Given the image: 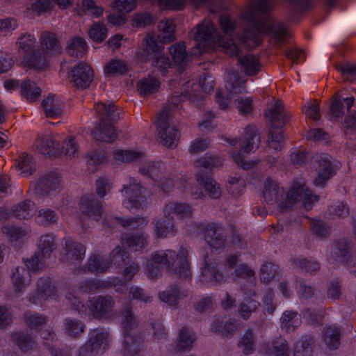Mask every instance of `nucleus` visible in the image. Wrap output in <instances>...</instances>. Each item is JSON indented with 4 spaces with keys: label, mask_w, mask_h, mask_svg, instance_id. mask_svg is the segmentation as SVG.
Masks as SVG:
<instances>
[{
    "label": "nucleus",
    "mask_w": 356,
    "mask_h": 356,
    "mask_svg": "<svg viewBox=\"0 0 356 356\" xmlns=\"http://www.w3.org/2000/svg\"><path fill=\"white\" fill-rule=\"evenodd\" d=\"M353 102V97L343 98L338 94H334L332 97V102L330 107L331 118L337 119L342 117L346 110L350 112Z\"/></svg>",
    "instance_id": "f3484780"
},
{
    "label": "nucleus",
    "mask_w": 356,
    "mask_h": 356,
    "mask_svg": "<svg viewBox=\"0 0 356 356\" xmlns=\"http://www.w3.org/2000/svg\"><path fill=\"white\" fill-rule=\"evenodd\" d=\"M34 203L30 200H26L17 204L13 209V216L20 220H26L33 216Z\"/></svg>",
    "instance_id": "79ce46f5"
},
{
    "label": "nucleus",
    "mask_w": 356,
    "mask_h": 356,
    "mask_svg": "<svg viewBox=\"0 0 356 356\" xmlns=\"http://www.w3.org/2000/svg\"><path fill=\"white\" fill-rule=\"evenodd\" d=\"M341 337V330L334 325H328L324 328L323 339L326 345L331 350H336L339 347Z\"/></svg>",
    "instance_id": "7c9ffc66"
},
{
    "label": "nucleus",
    "mask_w": 356,
    "mask_h": 356,
    "mask_svg": "<svg viewBox=\"0 0 356 356\" xmlns=\"http://www.w3.org/2000/svg\"><path fill=\"white\" fill-rule=\"evenodd\" d=\"M151 195V192L146 189L143 190L137 196H129V201L131 203L133 207L139 209H144L147 208L149 203Z\"/></svg>",
    "instance_id": "5fc2aeb1"
},
{
    "label": "nucleus",
    "mask_w": 356,
    "mask_h": 356,
    "mask_svg": "<svg viewBox=\"0 0 356 356\" xmlns=\"http://www.w3.org/2000/svg\"><path fill=\"white\" fill-rule=\"evenodd\" d=\"M52 293V288L49 278H40L37 282L36 293L30 297V302L37 304L41 299H45Z\"/></svg>",
    "instance_id": "e433bc0d"
},
{
    "label": "nucleus",
    "mask_w": 356,
    "mask_h": 356,
    "mask_svg": "<svg viewBox=\"0 0 356 356\" xmlns=\"http://www.w3.org/2000/svg\"><path fill=\"white\" fill-rule=\"evenodd\" d=\"M110 266V261L97 254H92L88 259V268L93 273H104Z\"/></svg>",
    "instance_id": "f704fd0d"
},
{
    "label": "nucleus",
    "mask_w": 356,
    "mask_h": 356,
    "mask_svg": "<svg viewBox=\"0 0 356 356\" xmlns=\"http://www.w3.org/2000/svg\"><path fill=\"white\" fill-rule=\"evenodd\" d=\"M284 189L271 178L268 177L264 182L263 197L269 204L278 202L284 195Z\"/></svg>",
    "instance_id": "a211bd4d"
},
{
    "label": "nucleus",
    "mask_w": 356,
    "mask_h": 356,
    "mask_svg": "<svg viewBox=\"0 0 356 356\" xmlns=\"http://www.w3.org/2000/svg\"><path fill=\"white\" fill-rule=\"evenodd\" d=\"M42 107L47 118H55L61 114V108L59 102L54 96H49L42 102Z\"/></svg>",
    "instance_id": "8fccbe9b"
},
{
    "label": "nucleus",
    "mask_w": 356,
    "mask_h": 356,
    "mask_svg": "<svg viewBox=\"0 0 356 356\" xmlns=\"http://www.w3.org/2000/svg\"><path fill=\"white\" fill-rule=\"evenodd\" d=\"M204 238L207 244L214 249L223 247L225 241L222 227L216 223H210L204 227Z\"/></svg>",
    "instance_id": "f8f14e48"
},
{
    "label": "nucleus",
    "mask_w": 356,
    "mask_h": 356,
    "mask_svg": "<svg viewBox=\"0 0 356 356\" xmlns=\"http://www.w3.org/2000/svg\"><path fill=\"white\" fill-rule=\"evenodd\" d=\"M80 210L83 215L95 220L101 218L103 213L101 202L92 194L85 195L81 197Z\"/></svg>",
    "instance_id": "6e6552de"
},
{
    "label": "nucleus",
    "mask_w": 356,
    "mask_h": 356,
    "mask_svg": "<svg viewBox=\"0 0 356 356\" xmlns=\"http://www.w3.org/2000/svg\"><path fill=\"white\" fill-rule=\"evenodd\" d=\"M35 39L30 34H24L18 39L19 51L26 54H30L33 51Z\"/></svg>",
    "instance_id": "774afa93"
},
{
    "label": "nucleus",
    "mask_w": 356,
    "mask_h": 356,
    "mask_svg": "<svg viewBox=\"0 0 356 356\" xmlns=\"http://www.w3.org/2000/svg\"><path fill=\"white\" fill-rule=\"evenodd\" d=\"M122 325L124 334L140 331L139 321L134 314L133 307L130 303L125 304L122 310Z\"/></svg>",
    "instance_id": "aec40b11"
},
{
    "label": "nucleus",
    "mask_w": 356,
    "mask_h": 356,
    "mask_svg": "<svg viewBox=\"0 0 356 356\" xmlns=\"http://www.w3.org/2000/svg\"><path fill=\"white\" fill-rule=\"evenodd\" d=\"M293 263L297 268L310 273L317 272L320 269V265L317 261L306 258H296L293 260Z\"/></svg>",
    "instance_id": "69168bd1"
},
{
    "label": "nucleus",
    "mask_w": 356,
    "mask_h": 356,
    "mask_svg": "<svg viewBox=\"0 0 356 356\" xmlns=\"http://www.w3.org/2000/svg\"><path fill=\"white\" fill-rule=\"evenodd\" d=\"M36 146L44 155H54L58 151L59 144L51 136H45L36 140Z\"/></svg>",
    "instance_id": "4c0bfd02"
},
{
    "label": "nucleus",
    "mask_w": 356,
    "mask_h": 356,
    "mask_svg": "<svg viewBox=\"0 0 356 356\" xmlns=\"http://www.w3.org/2000/svg\"><path fill=\"white\" fill-rule=\"evenodd\" d=\"M160 86L159 81L152 76L142 79L137 83L140 94L149 95L156 92Z\"/></svg>",
    "instance_id": "c03bdc74"
},
{
    "label": "nucleus",
    "mask_w": 356,
    "mask_h": 356,
    "mask_svg": "<svg viewBox=\"0 0 356 356\" xmlns=\"http://www.w3.org/2000/svg\"><path fill=\"white\" fill-rule=\"evenodd\" d=\"M111 284L108 282H104L97 280H89L83 282L81 284V289L85 293H95L99 290L108 289Z\"/></svg>",
    "instance_id": "603ef678"
},
{
    "label": "nucleus",
    "mask_w": 356,
    "mask_h": 356,
    "mask_svg": "<svg viewBox=\"0 0 356 356\" xmlns=\"http://www.w3.org/2000/svg\"><path fill=\"white\" fill-rule=\"evenodd\" d=\"M62 152L68 158L72 159L79 154V145L75 141V138L72 136L67 137L64 140Z\"/></svg>",
    "instance_id": "bf43d9fd"
},
{
    "label": "nucleus",
    "mask_w": 356,
    "mask_h": 356,
    "mask_svg": "<svg viewBox=\"0 0 356 356\" xmlns=\"http://www.w3.org/2000/svg\"><path fill=\"white\" fill-rule=\"evenodd\" d=\"M308 189L306 182L303 180L293 183V186L287 193L286 199L278 203V207L281 212L287 211L301 198L302 200L305 191Z\"/></svg>",
    "instance_id": "0eeeda50"
},
{
    "label": "nucleus",
    "mask_w": 356,
    "mask_h": 356,
    "mask_svg": "<svg viewBox=\"0 0 356 356\" xmlns=\"http://www.w3.org/2000/svg\"><path fill=\"white\" fill-rule=\"evenodd\" d=\"M315 339L312 334L302 336L295 344L293 356H312Z\"/></svg>",
    "instance_id": "c85d7f7f"
},
{
    "label": "nucleus",
    "mask_w": 356,
    "mask_h": 356,
    "mask_svg": "<svg viewBox=\"0 0 356 356\" xmlns=\"http://www.w3.org/2000/svg\"><path fill=\"white\" fill-rule=\"evenodd\" d=\"M238 346L242 348V352L244 355H250L254 352V339L251 329H248L245 332L238 343Z\"/></svg>",
    "instance_id": "6e6d98bb"
},
{
    "label": "nucleus",
    "mask_w": 356,
    "mask_h": 356,
    "mask_svg": "<svg viewBox=\"0 0 356 356\" xmlns=\"http://www.w3.org/2000/svg\"><path fill=\"white\" fill-rule=\"evenodd\" d=\"M85 327V324L81 320L71 318L65 319V332L71 337H79L84 332Z\"/></svg>",
    "instance_id": "37998d69"
},
{
    "label": "nucleus",
    "mask_w": 356,
    "mask_h": 356,
    "mask_svg": "<svg viewBox=\"0 0 356 356\" xmlns=\"http://www.w3.org/2000/svg\"><path fill=\"white\" fill-rule=\"evenodd\" d=\"M164 213L168 216H177L181 218L191 217L193 210L191 206L186 203L169 202L165 206Z\"/></svg>",
    "instance_id": "c756f323"
},
{
    "label": "nucleus",
    "mask_w": 356,
    "mask_h": 356,
    "mask_svg": "<svg viewBox=\"0 0 356 356\" xmlns=\"http://www.w3.org/2000/svg\"><path fill=\"white\" fill-rule=\"evenodd\" d=\"M220 262L215 258L206 255L202 268L203 277L208 281L221 284L225 282V276L219 269Z\"/></svg>",
    "instance_id": "9d476101"
},
{
    "label": "nucleus",
    "mask_w": 356,
    "mask_h": 356,
    "mask_svg": "<svg viewBox=\"0 0 356 356\" xmlns=\"http://www.w3.org/2000/svg\"><path fill=\"white\" fill-rule=\"evenodd\" d=\"M167 268L179 277H187L190 275L187 250L181 248L178 254H175L174 252L172 259L168 261Z\"/></svg>",
    "instance_id": "423d86ee"
},
{
    "label": "nucleus",
    "mask_w": 356,
    "mask_h": 356,
    "mask_svg": "<svg viewBox=\"0 0 356 356\" xmlns=\"http://www.w3.org/2000/svg\"><path fill=\"white\" fill-rule=\"evenodd\" d=\"M60 175L55 172H50L39 179L35 190L40 195L47 194L58 188L60 186Z\"/></svg>",
    "instance_id": "4468645a"
},
{
    "label": "nucleus",
    "mask_w": 356,
    "mask_h": 356,
    "mask_svg": "<svg viewBox=\"0 0 356 356\" xmlns=\"http://www.w3.org/2000/svg\"><path fill=\"white\" fill-rule=\"evenodd\" d=\"M349 243L344 239H339L335 242L332 251V258L339 262H344L350 257Z\"/></svg>",
    "instance_id": "a19ab883"
},
{
    "label": "nucleus",
    "mask_w": 356,
    "mask_h": 356,
    "mask_svg": "<svg viewBox=\"0 0 356 356\" xmlns=\"http://www.w3.org/2000/svg\"><path fill=\"white\" fill-rule=\"evenodd\" d=\"M238 63L241 65L242 71L249 76L257 75L261 70L259 60L255 56L249 54L238 57Z\"/></svg>",
    "instance_id": "cd10ccee"
},
{
    "label": "nucleus",
    "mask_w": 356,
    "mask_h": 356,
    "mask_svg": "<svg viewBox=\"0 0 356 356\" xmlns=\"http://www.w3.org/2000/svg\"><path fill=\"white\" fill-rule=\"evenodd\" d=\"M262 348L264 353L268 356H290L289 343L282 337L263 343Z\"/></svg>",
    "instance_id": "ddd939ff"
},
{
    "label": "nucleus",
    "mask_w": 356,
    "mask_h": 356,
    "mask_svg": "<svg viewBox=\"0 0 356 356\" xmlns=\"http://www.w3.org/2000/svg\"><path fill=\"white\" fill-rule=\"evenodd\" d=\"M259 305L258 301L248 298L240 303L238 312L243 319L248 320L252 313L257 311Z\"/></svg>",
    "instance_id": "de8ad7c7"
},
{
    "label": "nucleus",
    "mask_w": 356,
    "mask_h": 356,
    "mask_svg": "<svg viewBox=\"0 0 356 356\" xmlns=\"http://www.w3.org/2000/svg\"><path fill=\"white\" fill-rule=\"evenodd\" d=\"M300 318L297 313L286 312L282 317V323L287 332L294 331L300 325Z\"/></svg>",
    "instance_id": "13d9d810"
},
{
    "label": "nucleus",
    "mask_w": 356,
    "mask_h": 356,
    "mask_svg": "<svg viewBox=\"0 0 356 356\" xmlns=\"http://www.w3.org/2000/svg\"><path fill=\"white\" fill-rule=\"evenodd\" d=\"M40 43L42 50L47 54L50 52H60V41L54 33L47 31L42 32L40 37Z\"/></svg>",
    "instance_id": "5701e85b"
},
{
    "label": "nucleus",
    "mask_w": 356,
    "mask_h": 356,
    "mask_svg": "<svg viewBox=\"0 0 356 356\" xmlns=\"http://www.w3.org/2000/svg\"><path fill=\"white\" fill-rule=\"evenodd\" d=\"M264 115L271 127L275 129L282 127L289 120V115L285 112L280 100H277L273 106L266 110Z\"/></svg>",
    "instance_id": "1a4fd4ad"
},
{
    "label": "nucleus",
    "mask_w": 356,
    "mask_h": 356,
    "mask_svg": "<svg viewBox=\"0 0 356 356\" xmlns=\"http://www.w3.org/2000/svg\"><path fill=\"white\" fill-rule=\"evenodd\" d=\"M320 169L317 177L314 180V184L316 186L323 187L327 181L330 179L333 174L334 169L330 162L323 160L319 163Z\"/></svg>",
    "instance_id": "ea45409f"
},
{
    "label": "nucleus",
    "mask_w": 356,
    "mask_h": 356,
    "mask_svg": "<svg viewBox=\"0 0 356 356\" xmlns=\"http://www.w3.org/2000/svg\"><path fill=\"white\" fill-rule=\"evenodd\" d=\"M11 339L23 352L32 350L36 345L31 334L22 332L13 333Z\"/></svg>",
    "instance_id": "58836bf2"
},
{
    "label": "nucleus",
    "mask_w": 356,
    "mask_h": 356,
    "mask_svg": "<svg viewBox=\"0 0 356 356\" xmlns=\"http://www.w3.org/2000/svg\"><path fill=\"white\" fill-rule=\"evenodd\" d=\"M170 54L174 63L178 67L177 70L182 73L191 60V56L187 54L186 45L184 42H179L170 46Z\"/></svg>",
    "instance_id": "2eb2a0df"
},
{
    "label": "nucleus",
    "mask_w": 356,
    "mask_h": 356,
    "mask_svg": "<svg viewBox=\"0 0 356 356\" xmlns=\"http://www.w3.org/2000/svg\"><path fill=\"white\" fill-rule=\"evenodd\" d=\"M68 50L70 55L81 57L87 50L86 42L81 38H74L68 44Z\"/></svg>",
    "instance_id": "338daca9"
},
{
    "label": "nucleus",
    "mask_w": 356,
    "mask_h": 356,
    "mask_svg": "<svg viewBox=\"0 0 356 356\" xmlns=\"http://www.w3.org/2000/svg\"><path fill=\"white\" fill-rule=\"evenodd\" d=\"M95 110L99 115L97 123L92 134L96 140L112 143L118 137L113 123L120 118L118 107L113 104L97 103Z\"/></svg>",
    "instance_id": "f03ea898"
},
{
    "label": "nucleus",
    "mask_w": 356,
    "mask_h": 356,
    "mask_svg": "<svg viewBox=\"0 0 356 356\" xmlns=\"http://www.w3.org/2000/svg\"><path fill=\"white\" fill-rule=\"evenodd\" d=\"M129 67L126 61L121 59H111L104 67V72L108 76L123 75L128 72Z\"/></svg>",
    "instance_id": "c9c22d12"
},
{
    "label": "nucleus",
    "mask_w": 356,
    "mask_h": 356,
    "mask_svg": "<svg viewBox=\"0 0 356 356\" xmlns=\"http://www.w3.org/2000/svg\"><path fill=\"white\" fill-rule=\"evenodd\" d=\"M260 143V138L257 135V127L248 125L245 127L243 139L240 145V152L250 153L257 149Z\"/></svg>",
    "instance_id": "6ab92c4d"
},
{
    "label": "nucleus",
    "mask_w": 356,
    "mask_h": 356,
    "mask_svg": "<svg viewBox=\"0 0 356 356\" xmlns=\"http://www.w3.org/2000/svg\"><path fill=\"white\" fill-rule=\"evenodd\" d=\"M159 298L170 305H176L179 300V290L177 286H171L169 289L159 293Z\"/></svg>",
    "instance_id": "e2e57ef3"
},
{
    "label": "nucleus",
    "mask_w": 356,
    "mask_h": 356,
    "mask_svg": "<svg viewBox=\"0 0 356 356\" xmlns=\"http://www.w3.org/2000/svg\"><path fill=\"white\" fill-rule=\"evenodd\" d=\"M159 143L168 148H175L179 140V131L175 126L157 129Z\"/></svg>",
    "instance_id": "393cba45"
},
{
    "label": "nucleus",
    "mask_w": 356,
    "mask_h": 356,
    "mask_svg": "<svg viewBox=\"0 0 356 356\" xmlns=\"http://www.w3.org/2000/svg\"><path fill=\"white\" fill-rule=\"evenodd\" d=\"M45 258L39 252H35L30 257L24 258L23 261L30 273H38L46 268Z\"/></svg>",
    "instance_id": "a18cd8bd"
},
{
    "label": "nucleus",
    "mask_w": 356,
    "mask_h": 356,
    "mask_svg": "<svg viewBox=\"0 0 356 356\" xmlns=\"http://www.w3.org/2000/svg\"><path fill=\"white\" fill-rule=\"evenodd\" d=\"M195 341L194 334L187 326L184 325L179 330L177 339L176 349L178 351L189 350Z\"/></svg>",
    "instance_id": "2f4dec72"
},
{
    "label": "nucleus",
    "mask_w": 356,
    "mask_h": 356,
    "mask_svg": "<svg viewBox=\"0 0 356 356\" xmlns=\"http://www.w3.org/2000/svg\"><path fill=\"white\" fill-rule=\"evenodd\" d=\"M113 220L126 229H138L146 226L148 223L147 218L141 216L131 218L115 217Z\"/></svg>",
    "instance_id": "72a5a7b5"
},
{
    "label": "nucleus",
    "mask_w": 356,
    "mask_h": 356,
    "mask_svg": "<svg viewBox=\"0 0 356 356\" xmlns=\"http://www.w3.org/2000/svg\"><path fill=\"white\" fill-rule=\"evenodd\" d=\"M110 260L114 265L121 266L129 260V254L124 248L118 245L111 252Z\"/></svg>",
    "instance_id": "864d4df0"
},
{
    "label": "nucleus",
    "mask_w": 356,
    "mask_h": 356,
    "mask_svg": "<svg viewBox=\"0 0 356 356\" xmlns=\"http://www.w3.org/2000/svg\"><path fill=\"white\" fill-rule=\"evenodd\" d=\"M325 314V309L307 308L303 311L304 317L312 325L321 324Z\"/></svg>",
    "instance_id": "052dcab7"
},
{
    "label": "nucleus",
    "mask_w": 356,
    "mask_h": 356,
    "mask_svg": "<svg viewBox=\"0 0 356 356\" xmlns=\"http://www.w3.org/2000/svg\"><path fill=\"white\" fill-rule=\"evenodd\" d=\"M123 352L126 356L138 354L144 348L145 337L141 331L124 333Z\"/></svg>",
    "instance_id": "9b49d317"
},
{
    "label": "nucleus",
    "mask_w": 356,
    "mask_h": 356,
    "mask_svg": "<svg viewBox=\"0 0 356 356\" xmlns=\"http://www.w3.org/2000/svg\"><path fill=\"white\" fill-rule=\"evenodd\" d=\"M115 305V301L111 296H98L90 300L88 308L94 318L102 319L112 315Z\"/></svg>",
    "instance_id": "7ed1b4c3"
},
{
    "label": "nucleus",
    "mask_w": 356,
    "mask_h": 356,
    "mask_svg": "<svg viewBox=\"0 0 356 356\" xmlns=\"http://www.w3.org/2000/svg\"><path fill=\"white\" fill-rule=\"evenodd\" d=\"M65 255L69 261H81L85 255L86 248L80 243L67 240L65 243Z\"/></svg>",
    "instance_id": "b1692460"
},
{
    "label": "nucleus",
    "mask_w": 356,
    "mask_h": 356,
    "mask_svg": "<svg viewBox=\"0 0 356 356\" xmlns=\"http://www.w3.org/2000/svg\"><path fill=\"white\" fill-rule=\"evenodd\" d=\"M70 82L73 86L86 89L88 88L93 80V71L90 65L80 62L70 70Z\"/></svg>",
    "instance_id": "20e7f679"
},
{
    "label": "nucleus",
    "mask_w": 356,
    "mask_h": 356,
    "mask_svg": "<svg viewBox=\"0 0 356 356\" xmlns=\"http://www.w3.org/2000/svg\"><path fill=\"white\" fill-rule=\"evenodd\" d=\"M139 172L149 177L165 193L170 191L175 186L174 179L169 175L162 176L161 170L154 163L141 167Z\"/></svg>",
    "instance_id": "39448f33"
},
{
    "label": "nucleus",
    "mask_w": 356,
    "mask_h": 356,
    "mask_svg": "<svg viewBox=\"0 0 356 356\" xmlns=\"http://www.w3.org/2000/svg\"><path fill=\"white\" fill-rule=\"evenodd\" d=\"M216 29L209 19H204L197 26L194 39L199 43L213 41L216 39Z\"/></svg>",
    "instance_id": "4be33fe9"
},
{
    "label": "nucleus",
    "mask_w": 356,
    "mask_h": 356,
    "mask_svg": "<svg viewBox=\"0 0 356 356\" xmlns=\"http://www.w3.org/2000/svg\"><path fill=\"white\" fill-rule=\"evenodd\" d=\"M194 3H202L209 0H191ZM274 8V0H253L251 10L243 14L245 20L251 23L252 28L246 29L241 37L243 42L248 46H259L262 42L261 34H270L274 45H284L291 35L287 28L281 22L275 21L267 14Z\"/></svg>",
    "instance_id": "f257e3e1"
},
{
    "label": "nucleus",
    "mask_w": 356,
    "mask_h": 356,
    "mask_svg": "<svg viewBox=\"0 0 356 356\" xmlns=\"http://www.w3.org/2000/svg\"><path fill=\"white\" fill-rule=\"evenodd\" d=\"M147 238L148 235L140 231L136 233H126L122 238V241L128 248L135 251H140L147 245Z\"/></svg>",
    "instance_id": "412c9836"
},
{
    "label": "nucleus",
    "mask_w": 356,
    "mask_h": 356,
    "mask_svg": "<svg viewBox=\"0 0 356 356\" xmlns=\"http://www.w3.org/2000/svg\"><path fill=\"white\" fill-rule=\"evenodd\" d=\"M197 181L202 185L210 197L219 199L222 195L220 184H218L207 172L199 171L196 175Z\"/></svg>",
    "instance_id": "dca6fc26"
},
{
    "label": "nucleus",
    "mask_w": 356,
    "mask_h": 356,
    "mask_svg": "<svg viewBox=\"0 0 356 356\" xmlns=\"http://www.w3.org/2000/svg\"><path fill=\"white\" fill-rule=\"evenodd\" d=\"M56 248V244L55 243L54 237L49 234L44 235L40 238V243L39 244L38 252L47 259L51 256V254Z\"/></svg>",
    "instance_id": "09e8293b"
},
{
    "label": "nucleus",
    "mask_w": 356,
    "mask_h": 356,
    "mask_svg": "<svg viewBox=\"0 0 356 356\" xmlns=\"http://www.w3.org/2000/svg\"><path fill=\"white\" fill-rule=\"evenodd\" d=\"M152 65L162 76H165L168 69L172 67L170 58L164 55H159L152 58Z\"/></svg>",
    "instance_id": "0e129e2a"
},
{
    "label": "nucleus",
    "mask_w": 356,
    "mask_h": 356,
    "mask_svg": "<svg viewBox=\"0 0 356 356\" xmlns=\"http://www.w3.org/2000/svg\"><path fill=\"white\" fill-rule=\"evenodd\" d=\"M22 94L26 99L35 100L40 97L41 90L34 82L27 80L22 83Z\"/></svg>",
    "instance_id": "4d7b16f0"
},
{
    "label": "nucleus",
    "mask_w": 356,
    "mask_h": 356,
    "mask_svg": "<svg viewBox=\"0 0 356 356\" xmlns=\"http://www.w3.org/2000/svg\"><path fill=\"white\" fill-rule=\"evenodd\" d=\"M143 156L142 152L133 150L117 149L113 152V159L118 164L136 161Z\"/></svg>",
    "instance_id": "49530a36"
},
{
    "label": "nucleus",
    "mask_w": 356,
    "mask_h": 356,
    "mask_svg": "<svg viewBox=\"0 0 356 356\" xmlns=\"http://www.w3.org/2000/svg\"><path fill=\"white\" fill-rule=\"evenodd\" d=\"M195 165L197 168H213L222 165V159L218 156H205L197 159Z\"/></svg>",
    "instance_id": "680f3d73"
},
{
    "label": "nucleus",
    "mask_w": 356,
    "mask_h": 356,
    "mask_svg": "<svg viewBox=\"0 0 356 356\" xmlns=\"http://www.w3.org/2000/svg\"><path fill=\"white\" fill-rule=\"evenodd\" d=\"M158 29L161 33L158 38L162 43H169L172 42L175 38V24L172 19H163L158 25Z\"/></svg>",
    "instance_id": "473e14b6"
},
{
    "label": "nucleus",
    "mask_w": 356,
    "mask_h": 356,
    "mask_svg": "<svg viewBox=\"0 0 356 356\" xmlns=\"http://www.w3.org/2000/svg\"><path fill=\"white\" fill-rule=\"evenodd\" d=\"M46 55L42 50H34L24 56V63L29 68L42 70L47 65Z\"/></svg>",
    "instance_id": "bb28decb"
},
{
    "label": "nucleus",
    "mask_w": 356,
    "mask_h": 356,
    "mask_svg": "<svg viewBox=\"0 0 356 356\" xmlns=\"http://www.w3.org/2000/svg\"><path fill=\"white\" fill-rule=\"evenodd\" d=\"M109 333L101 329H94L90 332V337L86 341L98 353L108 346Z\"/></svg>",
    "instance_id": "a878e982"
},
{
    "label": "nucleus",
    "mask_w": 356,
    "mask_h": 356,
    "mask_svg": "<svg viewBox=\"0 0 356 356\" xmlns=\"http://www.w3.org/2000/svg\"><path fill=\"white\" fill-rule=\"evenodd\" d=\"M88 34L94 42L99 43L106 39L107 29L104 23L97 22L91 26Z\"/></svg>",
    "instance_id": "3c124183"
}]
</instances>
